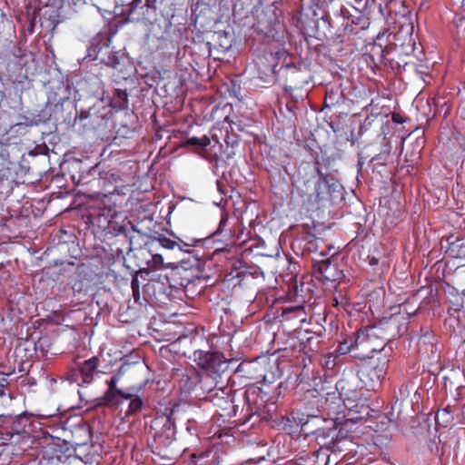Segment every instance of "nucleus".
<instances>
[{
  "label": "nucleus",
  "mask_w": 465,
  "mask_h": 465,
  "mask_svg": "<svg viewBox=\"0 0 465 465\" xmlns=\"http://www.w3.org/2000/svg\"><path fill=\"white\" fill-rule=\"evenodd\" d=\"M388 324V322H386ZM389 324H396V318L391 317ZM391 336L386 333L385 322L378 325L368 326L359 330L344 338L339 344L337 352L340 355L352 353L353 357L359 359L371 358V353L383 351V355L378 360L376 365H371L368 375L371 381V387L375 389L387 374L389 365V353L391 347L387 348L385 341H389Z\"/></svg>",
  "instance_id": "1"
},
{
  "label": "nucleus",
  "mask_w": 465,
  "mask_h": 465,
  "mask_svg": "<svg viewBox=\"0 0 465 465\" xmlns=\"http://www.w3.org/2000/svg\"><path fill=\"white\" fill-rule=\"evenodd\" d=\"M124 266L128 269L133 276L131 287L135 301L140 298L138 274L149 271H158L164 267L163 258L161 253L155 252L153 244L130 249L123 257Z\"/></svg>",
  "instance_id": "2"
},
{
  "label": "nucleus",
  "mask_w": 465,
  "mask_h": 465,
  "mask_svg": "<svg viewBox=\"0 0 465 465\" xmlns=\"http://www.w3.org/2000/svg\"><path fill=\"white\" fill-rule=\"evenodd\" d=\"M114 35V25H110L107 32L99 33L92 41L89 48V56L94 55L95 59H100L104 64L116 66V51L112 45Z\"/></svg>",
  "instance_id": "3"
},
{
  "label": "nucleus",
  "mask_w": 465,
  "mask_h": 465,
  "mask_svg": "<svg viewBox=\"0 0 465 465\" xmlns=\"http://www.w3.org/2000/svg\"><path fill=\"white\" fill-rule=\"evenodd\" d=\"M308 250L319 256V258H315V261L319 263L318 269L322 275L328 280L334 278V274L330 272L331 269L334 270V267L331 268L330 259L327 258L330 252L333 251L331 255L336 253L334 247L327 245L322 239L315 238L309 241Z\"/></svg>",
  "instance_id": "4"
},
{
  "label": "nucleus",
  "mask_w": 465,
  "mask_h": 465,
  "mask_svg": "<svg viewBox=\"0 0 465 465\" xmlns=\"http://www.w3.org/2000/svg\"><path fill=\"white\" fill-rule=\"evenodd\" d=\"M311 183V181H308ZM314 185V193L311 196H314L315 201L324 202L333 198V194L338 192L341 185L336 182H330L327 177H323L318 167L312 168V181Z\"/></svg>",
  "instance_id": "5"
},
{
  "label": "nucleus",
  "mask_w": 465,
  "mask_h": 465,
  "mask_svg": "<svg viewBox=\"0 0 465 465\" xmlns=\"http://www.w3.org/2000/svg\"><path fill=\"white\" fill-rule=\"evenodd\" d=\"M98 367V358L92 357L72 369L68 374V381L77 386L90 384L94 381Z\"/></svg>",
  "instance_id": "6"
},
{
  "label": "nucleus",
  "mask_w": 465,
  "mask_h": 465,
  "mask_svg": "<svg viewBox=\"0 0 465 465\" xmlns=\"http://www.w3.org/2000/svg\"><path fill=\"white\" fill-rule=\"evenodd\" d=\"M338 428L333 419H329L325 425L313 436L321 448L334 450L338 439Z\"/></svg>",
  "instance_id": "7"
},
{
  "label": "nucleus",
  "mask_w": 465,
  "mask_h": 465,
  "mask_svg": "<svg viewBox=\"0 0 465 465\" xmlns=\"http://www.w3.org/2000/svg\"><path fill=\"white\" fill-rule=\"evenodd\" d=\"M340 389L343 390L342 382H338L334 389L328 391L324 397L322 407L328 411L330 415H337L343 412L342 392Z\"/></svg>",
  "instance_id": "8"
},
{
  "label": "nucleus",
  "mask_w": 465,
  "mask_h": 465,
  "mask_svg": "<svg viewBox=\"0 0 465 465\" xmlns=\"http://www.w3.org/2000/svg\"><path fill=\"white\" fill-rule=\"evenodd\" d=\"M218 377L217 374L213 375L210 374L209 371L201 375L199 387L203 393L213 394L215 397L219 398H223L225 395L229 394L226 388L223 386L218 387V381L216 380Z\"/></svg>",
  "instance_id": "9"
},
{
  "label": "nucleus",
  "mask_w": 465,
  "mask_h": 465,
  "mask_svg": "<svg viewBox=\"0 0 465 465\" xmlns=\"http://www.w3.org/2000/svg\"><path fill=\"white\" fill-rule=\"evenodd\" d=\"M445 325L456 335L463 336L465 334V312L458 309L449 311Z\"/></svg>",
  "instance_id": "10"
},
{
  "label": "nucleus",
  "mask_w": 465,
  "mask_h": 465,
  "mask_svg": "<svg viewBox=\"0 0 465 465\" xmlns=\"http://www.w3.org/2000/svg\"><path fill=\"white\" fill-rule=\"evenodd\" d=\"M143 401L142 400L134 394H124L120 390H118V409L121 411H125V414H131L142 407Z\"/></svg>",
  "instance_id": "11"
},
{
  "label": "nucleus",
  "mask_w": 465,
  "mask_h": 465,
  "mask_svg": "<svg viewBox=\"0 0 465 465\" xmlns=\"http://www.w3.org/2000/svg\"><path fill=\"white\" fill-rule=\"evenodd\" d=\"M56 450L52 443L43 446L40 455L35 460L30 461L28 465H56L60 456L55 453Z\"/></svg>",
  "instance_id": "12"
},
{
  "label": "nucleus",
  "mask_w": 465,
  "mask_h": 465,
  "mask_svg": "<svg viewBox=\"0 0 465 465\" xmlns=\"http://www.w3.org/2000/svg\"><path fill=\"white\" fill-rule=\"evenodd\" d=\"M329 420L319 415H310L305 420L301 421L302 431L305 436H314Z\"/></svg>",
  "instance_id": "13"
},
{
  "label": "nucleus",
  "mask_w": 465,
  "mask_h": 465,
  "mask_svg": "<svg viewBox=\"0 0 465 465\" xmlns=\"http://www.w3.org/2000/svg\"><path fill=\"white\" fill-rule=\"evenodd\" d=\"M193 361L203 370L211 371L216 366L218 361L216 355L210 351H204L202 350L195 351L193 354Z\"/></svg>",
  "instance_id": "14"
},
{
  "label": "nucleus",
  "mask_w": 465,
  "mask_h": 465,
  "mask_svg": "<svg viewBox=\"0 0 465 465\" xmlns=\"http://www.w3.org/2000/svg\"><path fill=\"white\" fill-rule=\"evenodd\" d=\"M16 165L4 153L0 154V183L14 182L15 179Z\"/></svg>",
  "instance_id": "15"
},
{
  "label": "nucleus",
  "mask_w": 465,
  "mask_h": 465,
  "mask_svg": "<svg viewBox=\"0 0 465 465\" xmlns=\"http://www.w3.org/2000/svg\"><path fill=\"white\" fill-rule=\"evenodd\" d=\"M435 336L432 332L426 331L424 334H422L418 341L419 351L423 354L434 353L436 350L435 345Z\"/></svg>",
  "instance_id": "16"
},
{
  "label": "nucleus",
  "mask_w": 465,
  "mask_h": 465,
  "mask_svg": "<svg viewBox=\"0 0 465 465\" xmlns=\"http://www.w3.org/2000/svg\"><path fill=\"white\" fill-rule=\"evenodd\" d=\"M90 449L87 443H77L75 447V457L78 458L84 465H93L94 455L86 453V450Z\"/></svg>",
  "instance_id": "17"
},
{
  "label": "nucleus",
  "mask_w": 465,
  "mask_h": 465,
  "mask_svg": "<svg viewBox=\"0 0 465 465\" xmlns=\"http://www.w3.org/2000/svg\"><path fill=\"white\" fill-rule=\"evenodd\" d=\"M304 310L302 306H289L282 310V316L284 320L290 321L294 318H299L300 322L303 321Z\"/></svg>",
  "instance_id": "18"
},
{
  "label": "nucleus",
  "mask_w": 465,
  "mask_h": 465,
  "mask_svg": "<svg viewBox=\"0 0 465 465\" xmlns=\"http://www.w3.org/2000/svg\"><path fill=\"white\" fill-rule=\"evenodd\" d=\"M108 383V391L104 395V401L105 403L114 404V398L116 396V375L113 374L110 380L106 381Z\"/></svg>",
  "instance_id": "19"
},
{
  "label": "nucleus",
  "mask_w": 465,
  "mask_h": 465,
  "mask_svg": "<svg viewBox=\"0 0 465 465\" xmlns=\"http://www.w3.org/2000/svg\"><path fill=\"white\" fill-rule=\"evenodd\" d=\"M150 244L154 245L155 252H157V248L159 246L167 250H173L176 247L177 242L165 236H161Z\"/></svg>",
  "instance_id": "20"
},
{
  "label": "nucleus",
  "mask_w": 465,
  "mask_h": 465,
  "mask_svg": "<svg viewBox=\"0 0 465 465\" xmlns=\"http://www.w3.org/2000/svg\"><path fill=\"white\" fill-rule=\"evenodd\" d=\"M452 409L450 406L440 410L436 415V422L439 424H447L452 420Z\"/></svg>",
  "instance_id": "21"
},
{
  "label": "nucleus",
  "mask_w": 465,
  "mask_h": 465,
  "mask_svg": "<svg viewBox=\"0 0 465 465\" xmlns=\"http://www.w3.org/2000/svg\"><path fill=\"white\" fill-rule=\"evenodd\" d=\"M186 143L192 146L205 148L211 143V140L207 135H203L202 137L193 136L188 138Z\"/></svg>",
  "instance_id": "22"
},
{
  "label": "nucleus",
  "mask_w": 465,
  "mask_h": 465,
  "mask_svg": "<svg viewBox=\"0 0 465 465\" xmlns=\"http://www.w3.org/2000/svg\"><path fill=\"white\" fill-rule=\"evenodd\" d=\"M350 394L351 396H347L346 398L342 397L343 411L345 409L349 411H353L358 406V404L356 403L357 392L351 391Z\"/></svg>",
  "instance_id": "23"
},
{
  "label": "nucleus",
  "mask_w": 465,
  "mask_h": 465,
  "mask_svg": "<svg viewBox=\"0 0 465 465\" xmlns=\"http://www.w3.org/2000/svg\"><path fill=\"white\" fill-rule=\"evenodd\" d=\"M377 2L378 0H354V8L362 12L371 8Z\"/></svg>",
  "instance_id": "24"
},
{
  "label": "nucleus",
  "mask_w": 465,
  "mask_h": 465,
  "mask_svg": "<svg viewBox=\"0 0 465 465\" xmlns=\"http://www.w3.org/2000/svg\"><path fill=\"white\" fill-rule=\"evenodd\" d=\"M198 242H199V240H196V239H192L188 242L182 241L181 239H178L176 247H178V249L182 252H189V248L193 247V246H196Z\"/></svg>",
  "instance_id": "25"
},
{
  "label": "nucleus",
  "mask_w": 465,
  "mask_h": 465,
  "mask_svg": "<svg viewBox=\"0 0 465 465\" xmlns=\"http://www.w3.org/2000/svg\"><path fill=\"white\" fill-rule=\"evenodd\" d=\"M115 9H116V3L114 5L113 11H108L105 9L103 10V9L99 8V12L104 16V19L111 21V20H114V18L115 17V15H114Z\"/></svg>",
  "instance_id": "26"
},
{
  "label": "nucleus",
  "mask_w": 465,
  "mask_h": 465,
  "mask_svg": "<svg viewBox=\"0 0 465 465\" xmlns=\"http://www.w3.org/2000/svg\"><path fill=\"white\" fill-rule=\"evenodd\" d=\"M7 384V378H6V374L5 373H1L0 372V395H4L5 392H4V388L6 386Z\"/></svg>",
  "instance_id": "27"
},
{
  "label": "nucleus",
  "mask_w": 465,
  "mask_h": 465,
  "mask_svg": "<svg viewBox=\"0 0 465 465\" xmlns=\"http://www.w3.org/2000/svg\"><path fill=\"white\" fill-rule=\"evenodd\" d=\"M416 311H417V309H413V310H411V312H409L406 305H401V306H400L399 313L400 314L406 313L410 317L411 315L414 314Z\"/></svg>",
  "instance_id": "28"
},
{
  "label": "nucleus",
  "mask_w": 465,
  "mask_h": 465,
  "mask_svg": "<svg viewBox=\"0 0 465 465\" xmlns=\"http://www.w3.org/2000/svg\"><path fill=\"white\" fill-rule=\"evenodd\" d=\"M227 222H228V217L226 215H223L221 218L220 223H219V229H218L219 232H222L223 227L227 223Z\"/></svg>",
  "instance_id": "29"
},
{
  "label": "nucleus",
  "mask_w": 465,
  "mask_h": 465,
  "mask_svg": "<svg viewBox=\"0 0 465 465\" xmlns=\"http://www.w3.org/2000/svg\"><path fill=\"white\" fill-rule=\"evenodd\" d=\"M121 361H123V363L120 366V368L118 369V374L125 371V367L128 365L125 359H121Z\"/></svg>",
  "instance_id": "30"
},
{
  "label": "nucleus",
  "mask_w": 465,
  "mask_h": 465,
  "mask_svg": "<svg viewBox=\"0 0 465 465\" xmlns=\"http://www.w3.org/2000/svg\"><path fill=\"white\" fill-rule=\"evenodd\" d=\"M117 95H118V99H121L123 96H125V94L118 89Z\"/></svg>",
  "instance_id": "31"
},
{
  "label": "nucleus",
  "mask_w": 465,
  "mask_h": 465,
  "mask_svg": "<svg viewBox=\"0 0 465 465\" xmlns=\"http://www.w3.org/2000/svg\"><path fill=\"white\" fill-rule=\"evenodd\" d=\"M371 264H376L377 263V260L375 258H372L370 262Z\"/></svg>",
  "instance_id": "32"
},
{
  "label": "nucleus",
  "mask_w": 465,
  "mask_h": 465,
  "mask_svg": "<svg viewBox=\"0 0 465 465\" xmlns=\"http://www.w3.org/2000/svg\"><path fill=\"white\" fill-rule=\"evenodd\" d=\"M141 1H142V0H134V3L135 5H138L139 3H141Z\"/></svg>",
  "instance_id": "33"
},
{
  "label": "nucleus",
  "mask_w": 465,
  "mask_h": 465,
  "mask_svg": "<svg viewBox=\"0 0 465 465\" xmlns=\"http://www.w3.org/2000/svg\"><path fill=\"white\" fill-rule=\"evenodd\" d=\"M286 67H287V68H291V67L295 68V65L286 64Z\"/></svg>",
  "instance_id": "34"
},
{
  "label": "nucleus",
  "mask_w": 465,
  "mask_h": 465,
  "mask_svg": "<svg viewBox=\"0 0 465 465\" xmlns=\"http://www.w3.org/2000/svg\"><path fill=\"white\" fill-rule=\"evenodd\" d=\"M122 127H123V129L127 128V126H126V125H124V124H123V125H122Z\"/></svg>",
  "instance_id": "35"
}]
</instances>
